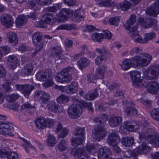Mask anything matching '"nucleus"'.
Masks as SVG:
<instances>
[{
	"label": "nucleus",
	"mask_w": 159,
	"mask_h": 159,
	"mask_svg": "<svg viewBox=\"0 0 159 159\" xmlns=\"http://www.w3.org/2000/svg\"><path fill=\"white\" fill-rule=\"evenodd\" d=\"M144 85L146 86L143 87L146 88L148 91L152 94L156 93L159 89V84L155 81L150 83H145Z\"/></svg>",
	"instance_id": "nucleus-14"
},
{
	"label": "nucleus",
	"mask_w": 159,
	"mask_h": 159,
	"mask_svg": "<svg viewBox=\"0 0 159 159\" xmlns=\"http://www.w3.org/2000/svg\"><path fill=\"white\" fill-rule=\"evenodd\" d=\"M52 0H36L38 4L41 5H44L46 4H50Z\"/></svg>",
	"instance_id": "nucleus-63"
},
{
	"label": "nucleus",
	"mask_w": 159,
	"mask_h": 159,
	"mask_svg": "<svg viewBox=\"0 0 159 159\" xmlns=\"http://www.w3.org/2000/svg\"><path fill=\"white\" fill-rule=\"evenodd\" d=\"M40 100L44 104L46 103L50 99L49 94L44 92L42 96H40Z\"/></svg>",
	"instance_id": "nucleus-56"
},
{
	"label": "nucleus",
	"mask_w": 159,
	"mask_h": 159,
	"mask_svg": "<svg viewBox=\"0 0 159 159\" xmlns=\"http://www.w3.org/2000/svg\"><path fill=\"white\" fill-rule=\"evenodd\" d=\"M120 19V18L119 16L110 17L108 20V22L111 25L118 26Z\"/></svg>",
	"instance_id": "nucleus-46"
},
{
	"label": "nucleus",
	"mask_w": 159,
	"mask_h": 159,
	"mask_svg": "<svg viewBox=\"0 0 159 159\" xmlns=\"http://www.w3.org/2000/svg\"><path fill=\"white\" fill-rule=\"evenodd\" d=\"M8 61L10 63V66L11 69L12 70H14L18 65V61L17 58L14 55H11L9 57Z\"/></svg>",
	"instance_id": "nucleus-33"
},
{
	"label": "nucleus",
	"mask_w": 159,
	"mask_h": 159,
	"mask_svg": "<svg viewBox=\"0 0 159 159\" xmlns=\"http://www.w3.org/2000/svg\"><path fill=\"white\" fill-rule=\"evenodd\" d=\"M84 139L82 137H80V136L72 137L70 139L71 144L74 147H77L83 143Z\"/></svg>",
	"instance_id": "nucleus-34"
},
{
	"label": "nucleus",
	"mask_w": 159,
	"mask_h": 159,
	"mask_svg": "<svg viewBox=\"0 0 159 159\" xmlns=\"http://www.w3.org/2000/svg\"><path fill=\"white\" fill-rule=\"evenodd\" d=\"M139 133L140 139H145L149 140L158 135L157 134L154 129L152 128L147 129L144 132L139 131Z\"/></svg>",
	"instance_id": "nucleus-8"
},
{
	"label": "nucleus",
	"mask_w": 159,
	"mask_h": 159,
	"mask_svg": "<svg viewBox=\"0 0 159 159\" xmlns=\"http://www.w3.org/2000/svg\"><path fill=\"white\" fill-rule=\"evenodd\" d=\"M58 150L60 152H64L68 147V142L64 139L61 140L57 145Z\"/></svg>",
	"instance_id": "nucleus-38"
},
{
	"label": "nucleus",
	"mask_w": 159,
	"mask_h": 159,
	"mask_svg": "<svg viewBox=\"0 0 159 159\" xmlns=\"http://www.w3.org/2000/svg\"><path fill=\"white\" fill-rule=\"evenodd\" d=\"M89 60L86 57H82L77 61V64L81 70L88 66L89 64Z\"/></svg>",
	"instance_id": "nucleus-30"
},
{
	"label": "nucleus",
	"mask_w": 159,
	"mask_h": 159,
	"mask_svg": "<svg viewBox=\"0 0 159 159\" xmlns=\"http://www.w3.org/2000/svg\"><path fill=\"white\" fill-rule=\"evenodd\" d=\"M0 20L2 24L7 28H10L13 25V18L10 14L4 13L1 15Z\"/></svg>",
	"instance_id": "nucleus-7"
},
{
	"label": "nucleus",
	"mask_w": 159,
	"mask_h": 159,
	"mask_svg": "<svg viewBox=\"0 0 159 159\" xmlns=\"http://www.w3.org/2000/svg\"><path fill=\"white\" fill-rule=\"evenodd\" d=\"M139 22L145 28H150L157 23V20L152 18H148L145 19L141 18Z\"/></svg>",
	"instance_id": "nucleus-18"
},
{
	"label": "nucleus",
	"mask_w": 159,
	"mask_h": 159,
	"mask_svg": "<svg viewBox=\"0 0 159 159\" xmlns=\"http://www.w3.org/2000/svg\"><path fill=\"white\" fill-rule=\"evenodd\" d=\"M103 34L94 33L92 34V39L95 42H100L104 38Z\"/></svg>",
	"instance_id": "nucleus-41"
},
{
	"label": "nucleus",
	"mask_w": 159,
	"mask_h": 159,
	"mask_svg": "<svg viewBox=\"0 0 159 159\" xmlns=\"http://www.w3.org/2000/svg\"><path fill=\"white\" fill-rule=\"evenodd\" d=\"M121 142L122 144L124 146L130 147L134 143V138L133 137L122 138L121 139Z\"/></svg>",
	"instance_id": "nucleus-32"
},
{
	"label": "nucleus",
	"mask_w": 159,
	"mask_h": 159,
	"mask_svg": "<svg viewBox=\"0 0 159 159\" xmlns=\"http://www.w3.org/2000/svg\"><path fill=\"white\" fill-rule=\"evenodd\" d=\"M42 21L45 24L52 25L54 23L52 14L47 13L44 14L42 16Z\"/></svg>",
	"instance_id": "nucleus-27"
},
{
	"label": "nucleus",
	"mask_w": 159,
	"mask_h": 159,
	"mask_svg": "<svg viewBox=\"0 0 159 159\" xmlns=\"http://www.w3.org/2000/svg\"><path fill=\"white\" fill-rule=\"evenodd\" d=\"M84 151V150L83 148H75L73 149L70 152L71 154H73L75 157H77L76 159H78L79 157L82 156Z\"/></svg>",
	"instance_id": "nucleus-39"
},
{
	"label": "nucleus",
	"mask_w": 159,
	"mask_h": 159,
	"mask_svg": "<svg viewBox=\"0 0 159 159\" xmlns=\"http://www.w3.org/2000/svg\"><path fill=\"white\" fill-rule=\"evenodd\" d=\"M131 4L129 1L125 0L118 5V7L123 11H126L129 9Z\"/></svg>",
	"instance_id": "nucleus-44"
},
{
	"label": "nucleus",
	"mask_w": 159,
	"mask_h": 159,
	"mask_svg": "<svg viewBox=\"0 0 159 159\" xmlns=\"http://www.w3.org/2000/svg\"><path fill=\"white\" fill-rule=\"evenodd\" d=\"M33 70V67L31 64H27L22 69V74L24 75H30L32 72Z\"/></svg>",
	"instance_id": "nucleus-45"
},
{
	"label": "nucleus",
	"mask_w": 159,
	"mask_h": 159,
	"mask_svg": "<svg viewBox=\"0 0 159 159\" xmlns=\"http://www.w3.org/2000/svg\"><path fill=\"white\" fill-rule=\"evenodd\" d=\"M155 34L153 32L146 33L144 36V43H147L149 41L151 40L155 37Z\"/></svg>",
	"instance_id": "nucleus-49"
},
{
	"label": "nucleus",
	"mask_w": 159,
	"mask_h": 159,
	"mask_svg": "<svg viewBox=\"0 0 159 159\" xmlns=\"http://www.w3.org/2000/svg\"><path fill=\"white\" fill-rule=\"evenodd\" d=\"M84 128H81L78 127L75 129V131L74 132V135H78L80 136V137H83V139L84 136Z\"/></svg>",
	"instance_id": "nucleus-47"
},
{
	"label": "nucleus",
	"mask_w": 159,
	"mask_h": 159,
	"mask_svg": "<svg viewBox=\"0 0 159 159\" xmlns=\"http://www.w3.org/2000/svg\"><path fill=\"white\" fill-rule=\"evenodd\" d=\"M78 84L75 82H73L68 86L69 93L73 94L76 93L78 89Z\"/></svg>",
	"instance_id": "nucleus-42"
},
{
	"label": "nucleus",
	"mask_w": 159,
	"mask_h": 159,
	"mask_svg": "<svg viewBox=\"0 0 159 159\" xmlns=\"http://www.w3.org/2000/svg\"><path fill=\"white\" fill-rule=\"evenodd\" d=\"M120 138L118 134L115 131L109 134L107 139V142L110 145H115L119 143Z\"/></svg>",
	"instance_id": "nucleus-12"
},
{
	"label": "nucleus",
	"mask_w": 159,
	"mask_h": 159,
	"mask_svg": "<svg viewBox=\"0 0 159 159\" xmlns=\"http://www.w3.org/2000/svg\"><path fill=\"white\" fill-rule=\"evenodd\" d=\"M32 39L34 43L36 44L35 51L37 52L41 50L47 43V41L44 40L42 34L39 32L35 33Z\"/></svg>",
	"instance_id": "nucleus-3"
},
{
	"label": "nucleus",
	"mask_w": 159,
	"mask_h": 159,
	"mask_svg": "<svg viewBox=\"0 0 159 159\" xmlns=\"http://www.w3.org/2000/svg\"><path fill=\"white\" fill-rule=\"evenodd\" d=\"M152 149L151 147L148 146L146 143H143L138 147L137 150H134L132 154L134 157H135L138 155V153H148Z\"/></svg>",
	"instance_id": "nucleus-10"
},
{
	"label": "nucleus",
	"mask_w": 159,
	"mask_h": 159,
	"mask_svg": "<svg viewBox=\"0 0 159 159\" xmlns=\"http://www.w3.org/2000/svg\"><path fill=\"white\" fill-rule=\"evenodd\" d=\"M86 149L90 154H94L96 152V145L94 143H88L86 146Z\"/></svg>",
	"instance_id": "nucleus-50"
},
{
	"label": "nucleus",
	"mask_w": 159,
	"mask_h": 159,
	"mask_svg": "<svg viewBox=\"0 0 159 159\" xmlns=\"http://www.w3.org/2000/svg\"><path fill=\"white\" fill-rule=\"evenodd\" d=\"M113 4V2L111 0H106L102 1L99 3V6L101 7H109Z\"/></svg>",
	"instance_id": "nucleus-54"
},
{
	"label": "nucleus",
	"mask_w": 159,
	"mask_h": 159,
	"mask_svg": "<svg viewBox=\"0 0 159 159\" xmlns=\"http://www.w3.org/2000/svg\"><path fill=\"white\" fill-rule=\"evenodd\" d=\"M34 89V87L32 85L28 84L20 85V91L24 96L28 98L29 95L31 91Z\"/></svg>",
	"instance_id": "nucleus-19"
},
{
	"label": "nucleus",
	"mask_w": 159,
	"mask_h": 159,
	"mask_svg": "<svg viewBox=\"0 0 159 159\" xmlns=\"http://www.w3.org/2000/svg\"><path fill=\"white\" fill-rule=\"evenodd\" d=\"M36 79L39 81H43L51 78L52 72L50 70H41L38 72L35 75Z\"/></svg>",
	"instance_id": "nucleus-11"
},
{
	"label": "nucleus",
	"mask_w": 159,
	"mask_h": 159,
	"mask_svg": "<svg viewBox=\"0 0 159 159\" xmlns=\"http://www.w3.org/2000/svg\"><path fill=\"white\" fill-rule=\"evenodd\" d=\"M130 78L133 83L134 84V86L139 88H142L146 85L142 83V79L141 78V73L136 70H133L129 72Z\"/></svg>",
	"instance_id": "nucleus-5"
},
{
	"label": "nucleus",
	"mask_w": 159,
	"mask_h": 159,
	"mask_svg": "<svg viewBox=\"0 0 159 159\" xmlns=\"http://www.w3.org/2000/svg\"><path fill=\"white\" fill-rule=\"evenodd\" d=\"M129 34L131 37L132 39L136 43H144L143 39L142 36L139 35L137 30V27L129 29Z\"/></svg>",
	"instance_id": "nucleus-9"
},
{
	"label": "nucleus",
	"mask_w": 159,
	"mask_h": 159,
	"mask_svg": "<svg viewBox=\"0 0 159 159\" xmlns=\"http://www.w3.org/2000/svg\"><path fill=\"white\" fill-rule=\"evenodd\" d=\"M136 21V16L134 14L131 15L129 18L126 22V24L127 25V29L129 30L130 28H134L136 27L135 26H132V25L135 23Z\"/></svg>",
	"instance_id": "nucleus-37"
},
{
	"label": "nucleus",
	"mask_w": 159,
	"mask_h": 159,
	"mask_svg": "<svg viewBox=\"0 0 159 159\" xmlns=\"http://www.w3.org/2000/svg\"><path fill=\"white\" fill-rule=\"evenodd\" d=\"M80 48L81 49V52L73 56L74 58L76 59H78L80 57L84 56V54L87 55L90 53V51L86 45H82L80 46Z\"/></svg>",
	"instance_id": "nucleus-28"
},
{
	"label": "nucleus",
	"mask_w": 159,
	"mask_h": 159,
	"mask_svg": "<svg viewBox=\"0 0 159 159\" xmlns=\"http://www.w3.org/2000/svg\"><path fill=\"white\" fill-rule=\"evenodd\" d=\"M46 121V119L42 117L36 119L34 121V123L38 129H42L47 127Z\"/></svg>",
	"instance_id": "nucleus-25"
},
{
	"label": "nucleus",
	"mask_w": 159,
	"mask_h": 159,
	"mask_svg": "<svg viewBox=\"0 0 159 159\" xmlns=\"http://www.w3.org/2000/svg\"><path fill=\"white\" fill-rule=\"evenodd\" d=\"M51 55L57 60L62 59V50L60 46H57L52 48Z\"/></svg>",
	"instance_id": "nucleus-17"
},
{
	"label": "nucleus",
	"mask_w": 159,
	"mask_h": 159,
	"mask_svg": "<svg viewBox=\"0 0 159 159\" xmlns=\"http://www.w3.org/2000/svg\"><path fill=\"white\" fill-rule=\"evenodd\" d=\"M45 24L43 22V21H42V18L41 20L38 21H36L34 23V26L36 27L45 28L46 26L45 25Z\"/></svg>",
	"instance_id": "nucleus-64"
},
{
	"label": "nucleus",
	"mask_w": 159,
	"mask_h": 159,
	"mask_svg": "<svg viewBox=\"0 0 159 159\" xmlns=\"http://www.w3.org/2000/svg\"><path fill=\"white\" fill-rule=\"evenodd\" d=\"M152 56L146 53H140L132 57L133 67L146 66L152 60Z\"/></svg>",
	"instance_id": "nucleus-1"
},
{
	"label": "nucleus",
	"mask_w": 159,
	"mask_h": 159,
	"mask_svg": "<svg viewBox=\"0 0 159 159\" xmlns=\"http://www.w3.org/2000/svg\"><path fill=\"white\" fill-rule=\"evenodd\" d=\"M69 100V98L67 96L62 94L57 99V102L60 103H67Z\"/></svg>",
	"instance_id": "nucleus-55"
},
{
	"label": "nucleus",
	"mask_w": 159,
	"mask_h": 159,
	"mask_svg": "<svg viewBox=\"0 0 159 159\" xmlns=\"http://www.w3.org/2000/svg\"><path fill=\"white\" fill-rule=\"evenodd\" d=\"M7 158V159H18V155L15 152L9 151Z\"/></svg>",
	"instance_id": "nucleus-62"
},
{
	"label": "nucleus",
	"mask_w": 159,
	"mask_h": 159,
	"mask_svg": "<svg viewBox=\"0 0 159 159\" xmlns=\"http://www.w3.org/2000/svg\"><path fill=\"white\" fill-rule=\"evenodd\" d=\"M125 127L129 131L136 132L139 128V125L135 123H132L129 121H126L124 123Z\"/></svg>",
	"instance_id": "nucleus-29"
},
{
	"label": "nucleus",
	"mask_w": 159,
	"mask_h": 159,
	"mask_svg": "<svg viewBox=\"0 0 159 159\" xmlns=\"http://www.w3.org/2000/svg\"><path fill=\"white\" fill-rule=\"evenodd\" d=\"M142 51V49L139 47H136L134 48L130 51V55L133 56L135 54H138L141 53Z\"/></svg>",
	"instance_id": "nucleus-59"
},
{
	"label": "nucleus",
	"mask_w": 159,
	"mask_h": 159,
	"mask_svg": "<svg viewBox=\"0 0 159 159\" xmlns=\"http://www.w3.org/2000/svg\"><path fill=\"white\" fill-rule=\"evenodd\" d=\"M144 75L146 79L152 80L156 79L158 76V72L156 68L152 67L146 70L144 72Z\"/></svg>",
	"instance_id": "nucleus-13"
},
{
	"label": "nucleus",
	"mask_w": 159,
	"mask_h": 159,
	"mask_svg": "<svg viewBox=\"0 0 159 159\" xmlns=\"http://www.w3.org/2000/svg\"><path fill=\"white\" fill-rule=\"evenodd\" d=\"M11 122H3L0 121V132L3 135L7 134L10 136H13L14 134L11 132L14 130Z\"/></svg>",
	"instance_id": "nucleus-6"
},
{
	"label": "nucleus",
	"mask_w": 159,
	"mask_h": 159,
	"mask_svg": "<svg viewBox=\"0 0 159 159\" xmlns=\"http://www.w3.org/2000/svg\"><path fill=\"white\" fill-rule=\"evenodd\" d=\"M10 51V48L7 46L0 47V54L5 55L8 53Z\"/></svg>",
	"instance_id": "nucleus-57"
},
{
	"label": "nucleus",
	"mask_w": 159,
	"mask_h": 159,
	"mask_svg": "<svg viewBox=\"0 0 159 159\" xmlns=\"http://www.w3.org/2000/svg\"><path fill=\"white\" fill-rule=\"evenodd\" d=\"M73 68L68 67L58 73L55 76L57 81L61 83H68L72 80L71 75L68 72L73 70Z\"/></svg>",
	"instance_id": "nucleus-2"
},
{
	"label": "nucleus",
	"mask_w": 159,
	"mask_h": 159,
	"mask_svg": "<svg viewBox=\"0 0 159 159\" xmlns=\"http://www.w3.org/2000/svg\"><path fill=\"white\" fill-rule=\"evenodd\" d=\"M68 114L71 118L76 119L80 116L82 113V107L79 105L74 104L67 110Z\"/></svg>",
	"instance_id": "nucleus-4"
},
{
	"label": "nucleus",
	"mask_w": 159,
	"mask_h": 159,
	"mask_svg": "<svg viewBox=\"0 0 159 159\" xmlns=\"http://www.w3.org/2000/svg\"><path fill=\"white\" fill-rule=\"evenodd\" d=\"M84 16L81 14L80 10L77 9L73 12L72 20L74 22H78L84 20Z\"/></svg>",
	"instance_id": "nucleus-24"
},
{
	"label": "nucleus",
	"mask_w": 159,
	"mask_h": 159,
	"mask_svg": "<svg viewBox=\"0 0 159 159\" xmlns=\"http://www.w3.org/2000/svg\"><path fill=\"white\" fill-rule=\"evenodd\" d=\"M46 141L47 145L50 147L53 146L57 143L55 137L52 135L48 136Z\"/></svg>",
	"instance_id": "nucleus-43"
},
{
	"label": "nucleus",
	"mask_w": 159,
	"mask_h": 159,
	"mask_svg": "<svg viewBox=\"0 0 159 159\" xmlns=\"http://www.w3.org/2000/svg\"><path fill=\"white\" fill-rule=\"evenodd\" d=\"M19 95L17 93H13L7 96L6 99L7 101L10 102H12L18 99L19 98Z\"/></svg>",
	"instance_id": "nucleus-48"
},
{
	"label": "nucleus",
	"mask_w": 159,
	"mask_h": 159,
	"mask_svg": "<svg viewBox=\"0 0 159 159\" xmlns=\"http://www.w3.org/2000/svg\"><path fill=\"white\" fill-rule=\"evenodd\" d=\"M152 117L154 120L159 121V109H154L150 112Z\"/></svg>",
	"instance_id": "nucleus-52"
},
{
	"label": "nucleus",
	"mask_w": 159,
	"mask_h": 159,
	"mask_svg": "<svg viewBox=\"0 0 159 159\" xmlns=\"http://www.w3.org/2000/svg\"><path fill=\"white\" fill-rule=\"evenodd\" d=\"M72 11L70 10L64 8L61 10L59 13L58 16L63 20L66 19L70 14H71Z\"/></svg>",
	"instance_id": "nucleus-40"
},
{
	"label": "nucleus",
	"mask_w": 159,
	"mask_h": 159,
	"mask_svg": "<svg viewBox=\"0 0 159 159\" xmlns=\"http://www.w3.org/2000/svg\"><path fill=\"white\" fill-rule=\"evenodd\" d=\"M123 104L127 107L125 108V112L128 115L136 116L138 114L137 110L132 106L130 107L126 101L123 102Z\"/></svg>",
	"instance_id": "nucleus-22"
},
{
	"label": "nucleus",
	"mask_w": 159,
	"mask_h": 159,
	"mask_svg": "<svg viewBox=\"0 0 159 159\" xmlns=\"http://www.w3.org/2000/svg\"><path fill=\"white\" fill-rule=\"evenodd\" d=\"M98 95L97 89H95L89 92L88 94H86L84 97V98L86 100H93L96 98Z\"/></svg>",
	"instance_id": "nucleus-36"
},
{
	"label": "nucleus",
	"mask_w": 159,
	"mask_h": 159,
	"mask_svg": "<svg viewBox=\"0 0 159 159\" xmlns=\"http://www.w3.org/2000/svg\"><path fill=\"white\" fill-rule=\"evenodd\" d=\"M20 140H21V146L25 150L26 152L27 153H30L29 149L30 148L32 150L35 151L36 149L31 144L28 140L24 138L20 137Z\"/></svg>",
	"instance_id": "nucleus-21"
},
{
	"label": "nucleus",
	"mask_w": 159,
	"mask_h": 159,
	"mask_svg": "<svg viewBox=\"0 0 159 159\" xmlns=\"http://www.w3.org/2000/svg\"><path fill=\"white\" fill-rule=\"evenodd\" d=\"M96 51L98 53L101 55L100 56L101 57L104 56L107 53H109V51L105 48H103L102 49L96 48Z\"/></svg>",
	"instance_id": "nucleus-58"
},
{
	"label": "nucleus",
	"mask_w": 159,
	"mask_h": 159,
	"mask_svg": "<svg viewBox=\"0 0 159 159\" xmlns=\"http://www.w3.org/2000/svg\"><path fill=\"white\" fill-rule=\"evenodd\" d=\"M87 76L88 80L90 83H94L96 80L99 78L97 75L95 74V75H94L92 74L88 75Z\"/></svg>",
	"instance_id": "nucleus-60"
},
{
	"label": "nucleus",
	"mask_w": 159,
	"mask_h": 159,
	"mask_svg": "<svg viewBox=\"0 0 159 159\" xmlns=\"http://www.w3.org/2000/svg\"><path fill=\"white\" fill-rule=\"evenodd\" d=\"M93 134L95 139L98 141H100L105 136L106 132L103 127L99 126L94 129Z\"/></svg>",
	"instance_id": "nucleus-15"
},
{
	"label": "nucleus",
	"mask_w": 159,
	"mask_h": 159,
	"mask_svg": "<svg viewBox=\"0 0 159 159\" xmlns=\"http://www.w3.org/2000/svg\"><path fill=\"white\" fill-rule=\"evenodd\" d=\"M122 119L121 116H115L111 117L109 120V125L113 127L118 126L121 124Z\"/></svg>",
	"instance_id": "nucleus-23"
},
{
	"label": "nucleus",
	"mask_w": 159,
	"mask_h": 159,
	"mask_svg": "<svg viewBox=\"0 0 159 159\" xmlns=\"http://www.w3.org/2000/svg\"><path fill=\"white\" fill-rule=\"evenodd\" d=\"M121 66L122 69L124 70H126L129 69L132 66H133L132 63V58L131 59H125L122 61L121 65H120Z\"/></svg>",
	"instance_id": "nucleus-31"
},
{
	"label": "nucleus",
	"mask_w": 159,
	"mask_h": 159,
	"mask_svg": "<svg viewBox=\"0 0 159 159\" xmlns=\"http://www.w3.org/2000/svg\"><path fill=\"white\" fill-rule=\"evenodd\" d=\"M159 2H156L153 6L148 7L146 13L149 15L155 17L159 13Z\"/></svg>",
	"instance_id": "nucleus-16"
},
{
	"label": "nucleus",
	"mask_w": 159,
	"mask_h": 159,
	"mask_svg": "<svg viewBox=\"0 0 159 159\" xmlns=\"http://www.w3.org/2000/svg\"><path fill=\"white\" fill-rule=\"evenodd\" d=\"M149 143L155 148L159 147V135L156 136L153 139L149 140Z\"/></svg>",
	"instance_id": "nucleus-53"
},
{
	"label": "nucleus",
	"mask_w": 159,
	"mask_h": 159,
	"mask_svg": "<svg viewBox=\"0 0 159 159\" xmlns=\"http://www.w3.org/2000/svg\"><path fill=\"white\" fill-rule=\"evenodd\" d=\"M48 109L53 112H61L63 110L61 108L62 107H59L56 103L53 101H51L47 105Z\"/></svg>",
	"instance_id": "nucleus-20"
},
{
	"label": "nucleus",
	"mask_w": 159,
	"mask_h": 159,
	"mask_svg": "<svg viewBox=\"0 0 159 159\" xmlns=\"http://www.w3.org/2000/svg\"><path fill=\"white\" fill-rule=\"evenodd\" d=\"M107 67L102 65L96 69L95 75L99 78L101 79L103 77L104 74L107 72Z\"/></svg>",
	"instance_id": "nucleus-35"
},
{
	"label": "nucleus",
	"mask_w": 159,
	"mask_h": 159,
	"mask_svg": "<svg viewBox=\"0 0 159 159\" xmlns=\"http://www.w3.org/2000/svg\"><path fill=\"white\" fill-rule=\"evenodd\" d=\"M7 39L8 42L13 45L18 43V40L16 34L13 32L10 31L7 33Z\"/></svg>",
	"instance_id": "nucleus-26"
},
{
	"label": "nucleus",
	"mask_w": 159,
	"mask_h": 159,
	"mask_svg": "<svg viewBox=\"0 0 159 159\" xmlns=\"http://www.w3.org/2000/svg\"><path fill=\"white\" fill-rule=\"evenodd\" d=\"M73 25L72 24H62L57 27L56 30H70L73 29Z\"/></svg>",
	"instance_id": "nucleus-51"
},
{
	"label": "nucleus",
	"mask_w": 159,
	"mask_h": 159,
	"mask_svg": "<svg viewBox=\"0 0 159 159\" xmlns=\"http://www.w3.org/2000/svg\"><path fill=\"white\" fill-rule=\"evenodd\" d=\"M83 106L87 108V109L89 111L93 112V110L92 107V103L91 102H86L83 101L82 102Z\"/></svg>",
	"instance_id": "nucleus-61"
}]
</instances>
